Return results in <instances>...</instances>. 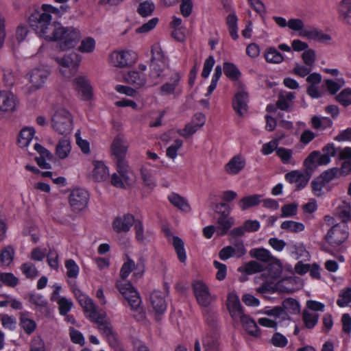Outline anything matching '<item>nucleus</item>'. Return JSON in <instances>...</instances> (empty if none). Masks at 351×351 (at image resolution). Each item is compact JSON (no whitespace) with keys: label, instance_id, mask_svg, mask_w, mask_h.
Wrapping results in <instances>:
<instances>
[{"label":"nucleus","instance_id":"obj_21","mask_svg":"<svg viewBox=\"0 0 351 351\" xmlns=\"http://www.w3.org/2000/svg\"><path fill=\"white\" fill-rule=\"evenodd\" d=\"M221 206L225 208L227 211L221 213L217 221L216 233L218 236H223L228 233L229 230L235 223V219L233 217L229 216L230 208L228 204H221Z\"/></svg>","mask_w":351,"mask_h":351},{"label":"nucleus","instance_id":"obj_9","mask_svg":"<svg viewBox=\"0 0 351 351\" xmlns=\"http://www.w3.org/2000/svg\"><path fill=\"white\" fill-rule=\"evenodd\" d=\"M52 58L59 65L60 73L66 79L71 78L76 73L80 63V59L75 53L53 56Z\"/></svg>","mask_w":351,"mask_h":351},{"label":"nucleus","instance_id":"obj_34","mask_svg":"<svg viewBox=\"0 0 351 351\" xmlns=\"http://www.w3.org/2000/svg\"><path fill=\"white\" fill-rule=\"evenodd\" d=\"M167 199L169 202L180 211L184 213H189L191 212V207L187 199L184 197H182L176 193H171L168 195Z\"/></svg>","mask_w":351,"mask_h":351},{"label":"nucleus","instance_id":"obj_28","mask_svg":"<svg viewBox=\"0 0 351 351\" xmlns=\"http://www.w3.org/2000/svg\"><path fill=\"white\" fill-rule=\"evenodd\" d=\"M227 308L232 319L237 323L238 319L245 313L241 304L239 296L234 293H230L227 299Z\"/></svg>","mask_w":351,"mask_h":351},{"label":"nucleus","instance_id":"obj_8","mask_svg":"<svg viewBox=\"0 0 351 351\" xmlns=\"http://www.w3.org/2000/svg\"><path fill=\"white\" fill-rule=\"evenodd\" d=\"M53 129L62 135L70 134L73 129V117L65 108H58L51 118Z\"/></svg>","mask_w":351,"mask_h":351},{"label":"nucleus","instance_id":"obj_59","mask_svg":"<svg viewBox=\"0 0 351 351\" xmlns=\"http://www.w3.org/2000/svg\"><path fill=\"white\" fill-rule=\"evenodd\" d=\"M19 282V278L11 272L0 271V288L3 285L11 287H16Z\"/></svg>","mask_w":351,"mask_h":351},{"label":"nucleus","instance_id":"obj_49","mask_svg":"<svg viewBox=\"0 0 351 351\" xmlns=\"http://www.w3.org/2000/svg\"><path fill=\"white\" fill-rule=\"evenodd\" d=\"M281 307L283 308L287 316V320L290 319L291 315H295L300 313V306L297 300L293 298H287L283 300Z\"/></svg>","mask_w":351,"mask_h":351},{"label":"nucleus","instance_id":"obj_18","mask_svg":"<svg viewBox=\"0 0 351 351\" xmlns=\"http://www.w3.org/2000/svg\"><path fill=\"white\" fill-rule=\"evenodd\" d=\"M88 198L89 195L86 190L75 189L69 195V202L73 210L80 212L87 207Z\"/></svg>","mask_w":351,"mask_h":351},{"label":"nucleus","instance_id":"obj_54","mask_svg":"<svg viewBox=\"0 0 351 351\" xmlns=\"http://www.w3.org/2000/svg\"><path fill=\"white\" fill-rule=\"evenodd\" d=\"M280 228L289 232L299 233L304 230L305 226L302 222L287 220L282 222Z\"/></svg>","mask_w":351,"mask_h":351},{"label":"nucleus","instance_id":"obj_25","mask_svg":"<svg viewBox=\"0 0 351 351\" xmlns=\"http://www.w3.org/2000/svg\"><path fill=\"white\" fill-rule=\"evenodd\" d=\"M149 305L156 318L163 314L167 306L165 294L158 291H153L149 297Z\"/></svg>","mask_w":351,"mask_h":351},{"label":"nucleus","instance_id":"obj_64","mask_svg":"<svg viewBox=\"0 0 351 351\" xmlns=\"http://www.w3.org/2000/svg\"><path fill=\"white\" fill-rule=\"evenodd\" d=\"M351 303V288H347L342 290L337 300V304L339 307H345Z\"/></svg>","mask_w":351,"mask_h":351},{"label":"nucleus","instance_id":"obj_22","mask_svg":"<svg viewBox=\"0 0 351 351\" xmlns=\"http://www.w3.org/2000/svg\"><path fill=\"white\" fill-rule=\"evenodd\" d=\"M123 264L120 270V276L123 280L126 279L132 271L133 276L136 278L141 277L144 273V267L140 264H136L135 262L128 255L123 258Z\"/></svg>","mask_w":351,"mask_h":351},{"label":"nucleus","instance_id":"obj_17","mask_svg":"<svg viewBox=\"0 0 351 351\" xmlns=\"http://www.w3.org/2000/svg\"><path fill=\"white\" fill-rule=\"evenodd\" d=\"M17 97L11 91L0 90V114H12L19 108Z\"/></svg>","mask_w":351,"mask_h":351},{"label":"nucleus","instance_id":"obj_52","mask_svg":"<svg viewBox=\"0 0 351 351\" xmlns=\"http://www.w3.org/2000/svg\"><path fill=\"white\" fill-rule=\"evenodd\" d=\"M238 18L235 11H232L226 18V23L228 27L230 35L233 40L239 38L238 35Z\"/></svg>","mask_w":351,"mask_h":351},{"label":"nucleus","instance_id":"obj_56","mask_svg":"<svg viewBox=\"0 0 351 351\" xmlns=\"http://www.w3.org/2000/svg\"><path fill=\"white\" fill-rule=\"evenodd\" d=\"M183 146V141L176 138L167 148L166 156L168 158L174 161L178 156L179 151Z\"/></svg>","mask_w":351,"mask_h":351},{"label":"nucleus","instance_id":"obj_31","mask_svg":"<svg viewBox=\"0 0 351 351\" xmlns=\"http://www.w3.org/2000/svg\"><path fill=\"white\" fill-rule=\"evenodd\" d=\"M217 338L213 335H205L202 341L197 339L195 342L194 351H217Z\"/></svg>","mask_w":351,"mask_h":351},{"label":"nucleus","instance_id":"obj_4","mask_svg":"<svg viewBox=\"0 0 351 351\" xmlns=\"http://www.w3.org/2000/svg\"><path fill=\"white\" fill-rule=\"evenodd\" d=\"M289 29L298 33V36L308 40L326 45H333L334 40L331 35L324 32L322 29L313 27H305L304 22L300 19H291L288 21Z\"/></svg>","mask_w":351,"mask_h":351},{"label":"nucleus","instance_id":"obj_1","mask_svg":"<svg viewBox=\"0 0 351 351\" xmlns=\"http://www.w3.org/2000/svg\"><path fill=\"white\" fill-rule=\"evenodd\" d=\"M37 36L47 41L56 42L62 51L75 48L82 38V31L79 27L64 26L59 22L55 23L53 28Z\"/></svg>","mask_w":351,"mask_h":351},{"label":"nucleus","instance_id":"obj_62","mask_svg":"<svg viewBox=\"0 0 351 351\" xmlns=\"http://www.w3.org/2000/svg\"><path fill=\"white\" fill-rule=\"evenodd\" d=\"M252 257L256 258L263 262H268L271 258V255L269 250L264 248H254L250 251Z\"/></svg>","mask_w":351,"mask_h":351},{"label":"nucleus","instance_id":"obj_11","mask_svg":"<svg viewBox=\"0 0 351 351\" xmlns=\"http://www.w3.org/2000/svg\"><path fill=\"white\" fill-rule=\"evenodd\" d=\"M49 75V71L43 66L35 67L25 75L27 83L25 91L31 93L40 88Z\"/></svg>","mask_w":351,"mask_h":351},{"label":"nucleus","instance_id":"obj_26","mask_svg":"<svg viewBox=\"0 0 351 351\" xmlns=\"http://www.w3.org/2000/svg\"><path fill=\"white\" fill-rule=\"evenodd\" d=\"M246 166V158L242 154L233 156L225 165L224 171L230 176H235L241 172Z\"/></svg>","mask_w":351,"mask_h":351},{"label":"nucleus","instance_id":"obj_30","mask_svg":"<svg viewBox=\"0 0 351 351\" xmlns=\"http://www.w3.org/2000/svg\"><path fill=\"white\" fill-rule=\"evenodd\" d=\"M181 76L178 73L171 74L169 80L160 87L162 95L179 94L182 92L180 86Z\"/></svg>","mask_w":351,"mask_h":351},{"label":"nucleus","instance_id":"obj_12","mask_svg":"<svg viewBox=\"0 0 351 351\" xmlns=\"http://www.w3.org/2000/svg\"><path fill=\"white\" fill-rule=\"evenodd\" d=\"M169 72L167 60L162 56L156 58L153 52L150 64V84H156Z\"/></svg>","mask_w":351,"mask_h":351},{"label":"nucleus","instance_id":"obj_27","mask_svg":"<svg viewBox=\"0 0 351 351\" xmlns=\"http://www.w3.org/2000/svg\"><path fill=\"white\" fill-rule=\"evenodd\" d=\"M294 281L295 279L293 278H289L278 281L274 287H271L269 285V280L266 279L263 282V287L258 288L257 291L260 293H265V291L269 289H275L279 292L292 293L295 291V288L291 286Z\"/></svg>","mask_w":351,"mask_h":351},{"label":"nucleus","instance_id":"obj_15","mask_svg":"<svg viewBox=\"0 0 351 351\" xmlns=\"http://www.w3.org/2000/svg\"><path fill=\"white\" fill-rule=\"evenodd\" d=\"M146 69V65L140 64L137 69L131 70L123 75V81L133 85L136 88L145 86L148 81L144 73Z\"/></svg>","mask_w":351,"mask_h":351},{"label":"nucleus","instance_id":"obj_44","mask_svg":"<svg viewBox=\"0 0 351 351\" xmlns=\"http://www.w3.org/2000/svg\"><path fill=\"white\" fill-rule=\"evenodd\" d=\"M64 267L66 269V276L68 278L67 282H71V284H75V280L77 278L80 274V267L73 259H68L64 262Z\"/></svg>","mask_w":351,"mask_h":351},{"label":"nucleus","instance_id":"obj_33","mask_svg":"<svg viewBox=\"0 0 351 351\" xmlns=\"http://www.w3.org/2000/svg\"><path fill=\"white\" fill-rule=\"evenodd\" d=\"M78 92L82 95L83 100H90L93 97V88L88 80L84 76H80L75 80Z\"/></svg>","mask_w":351,"mask_h":351},{"label":"nucleus","instance_id":"obj_43","mask_svg":"<svg viewBox=\"0 0 351 351\" xmlns=\"http://www.w3.org/2000/svg\"><path fill=\"white\" fill-rule=\"evenodd\" d=\"M263 195L253 194L243 197L238 202L241 210H246L250 208L259 205L262 202Z\"/></svg>","mask_w":351,"mask_h":351},{"label":"nucleus","instance_id":"obj_20","mask_svg":"<svg viewBox=\"0 0 351 351\" xmlns=\"http://www.w3.org/2000/svg\"><path fill=\"white\" fill-rule=\"evenodd\" d=\"M134 217L129 213L117 216L112 221V230L118 234L128 232L134 225Z\"/></svg>","mask_w":351,"mask_h":351},{"label":"nucleus","instance_id":"obj_40","mask_svg":"<svg viewBox=\"0 0 351 351\" xmlns=\"http://www.w3.org/2000/svg\"><path fill=\"white\" fill-rule=\"evenodd\" d=\"M168 241L173 245L178 258L181 263L186 261V254L183 241L178 237L173 236L169 232L167 234Z\"/></svg>","mask_w":351,"mask_h":351},{"label":"nucleus","instance_id":"obj_63","mask_svg":"<svg viewBox=\"0 0 351 351\" xmlns=\"http://www.w3.org/2000/svg\"><path fill=\"white\" fill-rule=\"evenodd\" d=\"M21 271L27 278L34 279L38 275V271L36 266L30 263L27 262L21 265Z\"/></svg>","mask_w":351,"mask_h":351},{"label":"nucleus","instance_id":"obj_5","mask_svg":"<svg viewBox=\"0 0 351 351\" xmlns=\"http://www.w3.org/2000/svg\"><path fill=\"white\" fill-rule=\"evenodd\" d=\"M117 287L121 294L128 302L133 311V316L138 322L144 321L145 313L141 306V298L132 285L128 282L119 280L117 282Z\"/></svg>","mask_w":351,"mask_h":351},{"label":"nucleus","instance_id":"obj_39","mask_svg":"<svg viewBox=\"0 0 351 351\" xmlns=\"http://www.w3.org/2000/svg\"><path fill=\"white\" fill-rule=\"evenodd\" d=\"M287 181L295 184L298 189L304 188L308 182V178L301 171L298 170L291 171L285 175Z\"/></svg>","mask_w":351,"mask_h":351},{"label":"nucleus","instance_id":"obj_3","mask_svg":"<svg viewBox=\"0 0 351 351\" xmlns=\"http://www.w3.org/2000/svg\"><path fill=\"white\" fill-rule=\"evenodd\" d=\"M325 238L330 247L324 246V250L335 256L339 262H343L344 257L342 255H337L336 253L344 250L343 243L348 238L347 224L340 223L335 225L328 230Z\"/></svg>","mask_w":351,"mask_h":351},{"label":"nucleus","instance_id":"obj_57","mask_svg":"<svg viewBox=\"0 0 351 351\" xmlns=\"http://www.w3.org/2000/svg\"><path fill=\"white\" fill-rule=\"evenodd\" d=\"M29 301L35 306L36 309L49 311L48 302L43 295L40 294H31Z\"/></svg>","mask_w":351,"mask_h":351},{"label":"nucleus","instance_id":"obj_13","mask_svg":"<svg viewBox=\"0 0 351 351\" xmlns=\"http://www.w3.org/2000/svg\"><path fill=\"white\" fill-rule=\"evenodd\" d=\"M193 291L199 305L208 306L215 300L207 285L202 280H196L192 283Z\"/></svg>","mask_w":351,"mask_h":351},{"label":"nucleus","instance_id":"obj_6","mask_svg":"<svg viewBox=\"0 0 351 351\" xmlns=\"http://www.w3.org/2000/svg\"><path fill=\"white\" fill-rule=\"evenodd\" d=\"M70 289L74 297L83 309L85 317L90 322L96 321L104 311L97 309L94 301L88 295L84 293L75 284L69 282Z\"/></svg>","mask_w":351,"mask_h":351},{"label":"nucleus","instance_id":"obj_47","mask_svg":"<svg viewBox=\"0 0 351 351\" xmlns=\"http://www.w3.org/2000/svg\"><path fill=\"white\" fill-rule=\"evenodd\" d=\"M29 32V27L25 24L19 25L15 30V34L12 41V46L15 48L16 45H20L25 41Z\"/></svg>","mask_w":351,"mask_h":351},{"label":"nucleus","instance_id":"obj_45","mask_svg":"<svg viewBox=\"0 0 351 351\" xmlns=\"http://www.w3.org/2000/svg\"><path fill=\"white\" fill-rule=\"evenodd\" d=\"M135 238L138 242L145 244L150 242L153 239V232L149 230H145L141 221L134 223Z\"/></svg>","mask_w":351,"mask_h":351},{"label":"nucleus","instance_id":"obj_53","mask_svg":"<svg viewBox=\"0 0 351 351\" xmlns=\"http://www.w3.org/2000/svg\"><path fill=\"white\" fill-rule=\"evenodd\" d=\"M295 99V94L292 92L285 91L280 94L277 101V106L282 110H287Z\"/></svg>","mask_w":351,"mask_h":351},{"label":"nucleus","instance_id":"obj_46","mask_svg":"<svg viewBox=\"0 0 351 351\" xmlns=\"http://www.w3.org/2000/svg\"><path fill=\"white\" fill-rule=\"evenodd\" d=\"M35 134L33 127H25L20 131L18 136V144L19 147H27L31 143Z\"/></svg>","mask_w":351,"mask_h":351},{"label":"nucleus","instance_id":"obj_7","mask_svg":"<svg viewBox=\"0 0 351 351\" xmlns=\"http://www.w3.org/2000/svg\"><path fill=\"white\" fill-rule=\"evenodd\" d=\"M70 289L74 297L83 309L85 317L90 322L96 321L104 311L97 309L94 301L88 295L84 293L75 284L69 282Z\"/></svg>","mask_w":351,"mask_h":351},{"label":"nucleus","instance_id":"obj_16","mask_svg":"<svg viewBox=\"0 0 351 351\" xmlns=\"http://www.w3.org/2000/svg\"><path fill=\"white\" fill-rule=\"evenodd\" d=\"M249 95L243 84H239L238 90L232 98V108L241 117L244 116L248 110Z\"/></svg>","mask_w":351,"mask_h":351},{"label":"nucleus","instance_id":"obj_14","mask_svg":"<svg viewBox=\"0 0 351 351\" xmlns=\"http://www.w3.org/2000/svg\"><path fill=\"white\" fill-rule=\"evenodd\" d=\"M96 321L92 322L97 325L101 334L104 335L108 341L111 346H115L117 344V334L114 331L110 322L108 319L107 314L104 312L96 318Z\"/></svg>","mask_w":351,"mask_h":351},{"label":"nucleus","instance_id":"obj_55","mask_svg":"<svg viewBox=\"0 0 351 351\" xmlns=\"http://www.w3.org/2000/svg\"><path fill=\"white\" fill-rule=\"evenodd\" d=\"M293 154V152L291 149L278 147L276 149V155L280 158L282 162L285 165H291L292 166L295 165Z\"/></svg>","mask_w":351,"mask_h":351},{"label":"nucleus","instance_id":"obj_42","mask_svg":"<svg viewBox=\"0 0 351 351\" xmlns=\"http://www.w3.org/2000/svg\"><path fill=\"white\" fill-rule=\"evenodd\" d=\"M19 324L27 335L32 334L37 327L36 322L30 317V313L27 311L20 313Z\"/></svg>","mask_w":351,"mask_h":351},{"label":"nucleus","instance_id":"obj_50","mask_svg":"<svg viewBox=\"0 0 351 351\" xmlns=\"http://www.w3.org/2000/svg\"><path fill=\"white\" fill-rule=\"evenodd\" d=\"M264 58L268 63L280 64L284 61V56L274 47L267 48L264 52Z\"/></svg>","mask_w":351,"mask_h":351},{"label":"nucleus","instance_id":"obj_38","mask_svg":"<svg viewBox=\"0 0 351 351\" xmlns=\"http://www.w3.org/2000/svg\"><path fill=\"white\" fill-rule=\"evenodd\" d=\"M71 143L69 138H62L58 140L56 149L55 154L60 160H64L70 156L71 153Z\"/></svg>","mask_w":351,"mask_h":351},{"label":"nucleus","instance_id":"obj_51","mask_svg":"<svg viewBox=\"0 0 351 351\" xmlns=\"http://www.w3.org/2000/svg\"><path fill=\"white\" fill-rule=\"evenodd\" d=\"M311 123L313 128L317 130H324L332 125V121L330 118L319 116H313Z\"/></svg>","mask_w":351,"mask_h":351},{"label":"nucleus","instance_id":"obj_19","mask_svg":"<svg viewBox=\"0 0 351 351\" xmlns=\"http://www.w3.org/2000/svg\"><path fill=\"white\" fill-rule=\"evenodd\" d=\"M247 250L242 240L235 241L232 245H228L223 247L219 256L222 261H226L230 258H239L245 255Z\"/></svg>","mask_w":351,"mask_h":351},{"label":"nucleus","instance_id":"obj_36","mask_svg":"<svg viewBox=\"0 0 351 351\" xmlns=\"http://www.w3.org/2000/svg\"><path fill=\"white\" fill-rule=\"evenodd\" d=\"M117 173L130 185L134 179V174L127 160L116 162Z\"/></svg>","mask_w":351,"mask_h":351},{"label":"nucleus","instance_id":"obj_60","mask_svg":"<svg viewBox=\"0 0 351 351\" xmlns=\"http://www.w3.org/2000/svg\"><path fill=\"white\" fill-rule=\"evenodd\" d=\"M14 250L11 246L5 247L0 254V261L2 265L9 266L14 260Z\"/></svg>","mask_w":351,"mask_h":351},{"label":"nucleus","instance_id":"obj_61","mask_svg":"<svg viewBox=\"0 0 351 351\" xmlns=\"http://www.w3.org/2000/svg\"><path fill=\"white\" fill-rule=\"evenodd\" d=\"M319 315L309 310H304L302 315V319L305 326L308 328H313L317 323Z\"/></svg>","mask_w":351,"mask_h":351},{"label":"nucleus","instance_id":"obj_2","mask_svg":"<svg viewBox=\"0 0 351 351\" xmlns=\"http://www.w3.org/2000/svg\"><path fill=\"white\" fill-rule=\"evenodd\" d=\"M69 7L61 5L60 8L51 4H43L40 10H34L27 19V22L36 35L53 27L56 22H52V14L61 17Z\"/></svg>","mask_w":351,"mask_h":351},{"label":"nucleus","instance_id":"obj_23","mask_svg":"<svg viewBox=\"0 0 351 351\" xmlns=\"http://www.w3.org/2000/svg\"><path fill=\"white\" fill-rule=\"evenodd\" d=\"M129 143L126 138L121 134L114 137L110 146L112 154L115 157L116 162L126 160Z\"/></svg>","mask_w":351,"mask_h":351},{"label":"nucleus","instance_id":"obj_24","mask_svg":"<svg viewBox=\"0 0 351 351\" xmlns=\"http://www.w3.org/2000/svg\"><path fill=\"white\" fill-rule=\"evenodd\" d=\"M205 122V115L202 113H197L192 118L191 122L186 125L184 129L178 130V134L184 138H188L199 130L204 125Z\"/></svg>","mask_w":351,"mask_h":351},{"label":"nucleus","instance_id":"obj_41","mask_svg":"<svg viewBox=\"0 0 351 351\" xmlns=\"http://www.w3.org/2000/svg\"><path fill=\"white\" fill-rule=\"evenodd\" d=\"M337 11L343 23L351 25V0H341L337 5Z\"/></svg>","mask_w":351,"mask_h":351},{"label":"nucleus","instance_id":"obj_29","mask_svg":"<svg viewBox=\"0 0 351 351\" xmlns=\"http://www.w3.org/2000/svg\"><path fill=\"white\" fill-rule=\"evenodd\" d=\"M328 165V160L323 156L322 152L313 151L304 160V166L307 170L314 171L318 167L326 166Z\"/></svg>","mask_w":351,"mask_h":351},{"label":"nucleus","instance_id":"obj_58","mask_svg":"<svg viewBox=\"0 0 351 351\" xmlns=\"http://www.w3.org/2000/svg\"><path fill=\"white\" fill-rule=\"evenodd\" d=\"M223 69L227 77L232 81H237L241 76L240 71L233 63L225 62L223 63Z\"/></svg>","mask_w":351,"mask_h":351},{"label":"nucleus","instance_id":"obj_35","mask_svg":"<svg viewBox=\"0 0 351 351\" xmlns=\"http://www.w3.org/2000/svg\"><path fill=\"white\" fill-rule=\"evenodd\" d=\"M244 330L251 336L254 337H259L261 336V330L258 328L257 324L249 315L245 314L238 319Z\"/></svg>","mask_w":351,"mask_h":351},{"label":"nucleus","instance_id":"obj_48","mask_svg":"<svg viewBox=\"0 0 351 351\" xmlns=\"http://www.w3.org/2000/svg\"><path fill=\"white\" fill-rule=\"evenodd\" d=\"M80 45L77 47L79 52L82 53H92L96 49V40L91 36H86L81 38Z\"/></svg>","mask_w":351,"mask_h":351},{"label":"nucleus","instance_id":"obj_37","mask_svg":"<svg viewBox=\"0 0 351 351\" xmlns=\"http://www.w3.org/2000/svg\"><path fill=\"white\" fill-rule=\"evenodd\" d=\"M336 208L335 212L337 215L343 221L342 223H346L351 220V206L348 202L341 199H337L335 202Z\"/></svg>","mask_w":351,"mask_h":351},{"label":"nucleus","instance_id":"obj_10","mask_svg":"<svg viewBox=\"0 0 351 351\" xmlns=\"http://www.w3.org/2000/svg\"><path fill=\"white\" fill-rule=\"evenodd\" d=\"M137 60V53L131 49L114 50L108 56L109 64L114 67L121 69L132 66Z\"/></svg>","mask_w":351,"mask_h":351},{"label":"nucleus","instance_id":"obj_32","mask_svg":"<svg viewBox=\"0 0 351 351\" xmlns=\"http://www.w3.org/2000/svg\"><path fill=\"white\" fill-rule=\"evenodd\" d=\"M93 169L89 173L90 178L97 182L106 180L109 176V170L106 165L101 161H94Z\"/></svg>","mask_w":351,"mask_h":351}]
</instances>
